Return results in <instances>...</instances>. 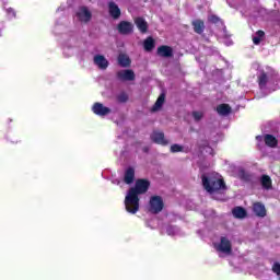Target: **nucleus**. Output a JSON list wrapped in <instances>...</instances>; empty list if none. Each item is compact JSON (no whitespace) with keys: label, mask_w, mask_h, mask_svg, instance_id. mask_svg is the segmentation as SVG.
Masks as SVG:
<instances>
[{"label":"nucleus","mask_w":280,"mask_h":280,"mask_svg":"<svg viewBox=\"0 0 280 280\" xmlns=\"http://www.w3.org/2000/svg\"><path fill=\"white\" fill-rule=\"evenodd\" d=\"M117 75L124 82H129L135 80V72L132 70H120L118 71Z\"/></svg>","instance_id":"obj_11"},{"label":"nucleus","mask_w":280,"mask_h":280,"mask_svg":"<svg viewBox=\"0 0 280 280\" xmlns=\"http://www.w3.org/2000/svg\"><path fill=\"white\" fill-rule=\"evenodd\" d=\"M135 182V168L129 167L125 172V183L130 185Z\"/></svg>","instance_id":"obj_15"},{"label":"nucleus","mask_w":280,"mask_h":280,"mask_svg":"<svg viewBox=\"0 0 280 280\" xmlns=\"http://www.w3.org/2000/svg\"><path fill=\"white\" fill-rule=\"evenodd\" d=\"M217 112L219 115L226 116L231 113V106L229 104H221L217 107Z\"/></svg>","instance_id":"obj_21"},{"label":"nucleus","mask_w":280,"mask_h":280,"mask_svg":"<svg viewBox=\"0 0 280 280\" xmlns=\"http://www.w3.org/2000/svg\"><path fill=\"white\" fill-rule=\"evenodd\" d=\"M256 141H258V145H261V142L265 141L268 148H277V143H279L277 138L272 135L257 136Z\"/></svg>","instance_id":"obj_6"},{"label":"nucleus","mask_w":280,"mask_h":280,"mask_svg":"<svg viewBox=\"0 0 280 280\" xmlns=\"http://www.w3.org/2000/svg\"><path fill=\"white\" fill-rule=\"evenodd\" d=\"M272 270L276 275H280V264L279 262L273 264Z\"/></svg>","instance_id":"obj_31"},{"label":"nucleus","mask_w":280,"mask_h":280,"mask_svg":"<svg viewBox=\"0 0 280 280\" xmlns=\"http://www.w3.org/2000/svg\"><path fill=\"white\" fill-rule=\"evenodd\" d=\"M253 211L258 218H266V206L264 203H254Z\"/></svg>","instance_id":"obj_12"},{"label":"nucleus","mask_w":280,"mask_h":280,"mask_svg":"<svg viewBox=\"0 0 280 280\" xmlns=\"http://www.w3.org/2000/svg\"><path fill=\"white\" fill-rule=\"evenodd\" d=\"M213 248L218 253L219 257H224L233 253V245L226 236H221L219 241L213 242Z\"/></svg>","instance_id":"obj_4"},{"label":"nucleus","mask_w":280,"mask_h":280,"mask_svg":"<svg viewBox=\"0 0 280 280\" xmlns=\"http://www.w3.org/2000/svg\"><path fill=\"white\" fill-rule=\"evenodd\" d=\"M165 104V94H161L152 107V112L161 110V107Z\"/></svg>","instance_id":"obj_18"},{"label":"nucleus","mask_w":280,"mask_h":280,"mask_svg":"<svg viewBox=\"0 0 280 280\" xmlns=\"http://www.w3.org/2000/svg\"><path fill=\"white\" fill-rule=\"evenodd\" d=\"M167 235H178V228L168 225L165 228Z\"/></svg>","instance_id":"obj_27"},{"label":"nucleus","mask_w":280,"mask_h":280,"mask_svg":"<svg viewBox=\"0 0 280 280\" xmlns=\"http://www.w3.org/2000/svg\"><path fill=\"white\" fill-rule=\"evenodd\" d=\"M260 183L264 189H272V179H270V176L262 175L260 178Z\"/></svg>","instance_id":"obj_19"},{"label":"nucleus","mask_w":280,"mask_h":280,"mask_svg":"<svg viewBox=\"0 0 280 280\" xmlns=\"http://www.w3.org/2000/svg\"><path fill=\"white\" fill-rule=\"evenodd\" d=\"M158 54L164 58H170V56H172V49L170 46H161L158 48Z\"/></svg>","instance_id":"obj_20"},{"label":"nucleus","mask_w":280,"mask_h":280,"mask_svg":"<svg viewBox=\"0 0 280 280\" xmlns=\"http://www.w3.org/2000/svg\"><path fill=\"white\" fill-rule=\"evenodd\" d=\"M202 185L208 194H220L222 189H225L224 180L218 173H211L202 176Z\"/></svg>","instance_id":"obj_3"},{"label":"nucleus","mask_w":280,"mask_h":280,"mask_svg":"<svg viewBox=\"0 0 280 280\" xmlns=\"http://www.w3.org/2000/svg\"><path fill=\"white\" fill-rule=\"evenodd\" d=\"M94 65L98 67V69H108V59L102 55L94 56Z\"/></svg>","instance_id":"obj_10"},{"label":"nucleus","mask_w":280,"mask_h":280,"mask_svg":"<svg viewBox=\"0 0 280 280\" xmlns=\"http://www.w3.org/2000/svg\"><path fill=\"white\" fill-rule=\"evenodd\" d=\"M136 25H137L138 30H140V32H142V34L148 32V22H145V20H143V18L136 19Z\"/></svg>","instance_id":"obj_17"},{"label":"nucleus","mask_w":280,"mask_h":280,"mask_svg":"<svg viewBox=\"0 0 280 280\" xmlns=\"http://www.w3.org/2000/svg\"><path fill=\"white\" fill-rule=\"evenodd\" d=\"M78 21L81 23H89L91 21V11L86 7H81L78 9L77 14H75Z\"/></svg>","instance_id":"obj_8"},{"label":"nucleus","mask_w":280,"mask_h":280,"mask_svg":"<svg viewBox=\"0 0 280 280\" xmlns=\"http://www.w3.org/2000/svg\"><path fill=\"white\" fill-rule=\"evenodd\" d=\"M92 112L98 117H106V115H110L113 110L102 103H94V105L92 106Z\"/></svg>","instance_id":"obj_7"},{"label":"nucleus","mask_w":280,"mask_h":280,"mask_svg":"<svg viewBox=\"0 0 280 280\" xmlns=\"http://www.w3.org/2000/svg\"><path fill=\"white\" fill-rule=\"evenodd\" d=\"M206 152H209V154H213V149L207 147V148H206Z\"/></svg>","instance_id":"obj_33"},{"label":"nucleus","mask_w":280,"mask_h":280,"mask_svg":"<svg viewBox=\"0 0 280 280\" xmlns=\"http://www.w3.org/2000/svg\"><path fill=\"white\" fill-rule=\"evenodd\" d=\"M208 20L210 21V23H218V21H220V19L215 15H210Z\"/></svg>","instance_id":"obj_32"},{"label":"nucleus","mask_w":280,"mask_h":280,"mask_svg":"<svg viewBox=\"0 0 280 280\" xmlns=\"http://www.w3.org/2000/svg\"><path fill=\"white\" fill-rule=\"evenodd\" d=\"M109 14L114 19H119V16L121 15V10H119V7H117L115 2L109 3Z\"/></svg>","instance_id":"obj_14"},{"label":"nucleus","mask_w":280,"mask_h":280,"mask_svg":"<svg viewBox=\"0 0 280 280\" xmlns=\"http://www.w3.org/2000/svg\"><path fill=\"white\" fill-rule=\"evenodd\" d=\"M265 33L264 31H258L254 36H253V43L254 45H259L261 40L264 39Z\"/></svg>","instance_id":"obj_25"},{"label":"nucleus","mask_w":280,"mask_h":280,"mask_svg":"<svg viewBox=\"0 0 280 280\" xmlns=\"http://www.w3.org/2000/svg\"><path fill=\"white\" fill-rule=\"evenodd\" d=\"M232 43L230 42L228 45H231Z\"/></svg>","instance_id":"obj_35"},{"label":"nucleus","mask_w":280,"mask_h":280,"mask_svg":"<svg viewBox=\"0 0 280 280\" xmlns=\"http://www.w3.org/2000/svg\"><path fill=\"white\" fill-rule=\"evenodd\" d=\"M203 115L205 114L202 112H194L192 113V117H194L195 121H200V119H202Z\"/></svg>","instance_id":"obj_28"},{"label":"nucleus","mask_w":280,"mask_h":280,"mask_svg":"<svg viewBox=\"0 0 280 280\" xmlns=\"http://www.w3.org/2000/svg\"><path fill=\"white\" fill-rule=\"evenodd\" d=\"M192 25L197 34H202V32H205V22L197 20L192 22Z\"/></svg>","instance_id":"obj_22"},{"label":"nucleus","mask_w":280,"mask_h":280,"mask_svg":"<svg viewBox=\"0 0 280 280\" xmlns=\"http://www.w3.org/2000/svg\"><path fill=\"white\" fill-rule=\"evenodd\" d=\"M149 211H151V213H161V211H163V199L159 196L151 197Z\"/></svg>","instance_id":"obj_5"},{"label":"nucleus","mask_w":280,"mask_h":280,"mask_svg":"<svg viewBox=\"0 0 280 280\" xmlns=\"http://www.w3.org/2000/svg\"><path fill=\"white\" fill-rule=\"evenodd\" d=\"M258 80L261 91H269V93H272V91L280 89V74L273 70L262 72Z\"/></svg>","instance_id":"obj_2"},{"label":"nucleus","mask_w":280,"mask_h":280,"mask_svg":"<svg viewBox=\"0 0 280 280\" xmlns=\"http://www.w3.org/2000/svg\"><path fill=\"white\" fill-rule=\"evenodd\" d=\"M117 100L118 102H121V103H125V102H128V94L126 93H120L118 96H117Z\"/></svg>","instance_id":"obj_29"},{"label":"nucleus","mask_w":280,"mask_h":280,"mask_svg":"<svg viewBox=\"0 0 280 280\" xmlns=\"http://www.w3.org/2000/svg\"><path fill=\"white\" fill-rule=\"evenodd\" d=\"M151 139L154 141V143H159L160 145H167L170 143V141L165 139V135H163L161 131H154L151 135Z\"/></svg>","instance_id":"obj_9"},{"label":"nucleus","mask_w":280,"mask_h":280,"mask_svg":"<svg viewBox=\"0 0 280 280\" xmlns=\"http://www.w3.org/2000/svg\"><path fill=\"white\" fill-rule=\"evenodd\" d=\"M150 188V182L138 179L135 187L130 188L125 197V208L128 213H137L139 211V196L145 194Z\"/></svg>","instance_id":"obj_1"},{"label":"nucleus","mask_w":280,"mask_h":280,"mask_svg":"<svg viewBox=\"0 0 280 280\" xmlns=\"http://www.w3.org/2000/svg\"><path fill=\"white\" fill-rule=\"evenodd\" d=\"M118 63L120 67H130V58L127 55L121 54L118 56Z\"/></svg>","instance_id":"obj_23"},{"label":"nucleus","mask_w":280,"mask_h":280,"mask_svg":"<svg viewBox=\"0 0 280 280\" xmlns=\"http://www.w3.org/2000/svg\"><path fill=\"white\" fill-rule=\"evenodd\" d=\"M144 49L145 51H151V49H154V39H152V37H148L144 40Z\"/></svg>","instance_id":"obj_26"},{"label":"nucleus","mask_w":280,"mask_h":280,"mask_svg":"<svg viewBox=\"0 0 280 280\" xmlns=\"http://www.w3.org/2000/svg\"><path fill=\"white\" fill-rule=\"evenodd\" d=\"M113 183L116 184V185H119V180H117V179L114 180Z\"/></svg>","instance_id":"obj_34"},{"label":"nucleus","mask_w":280,"mask_h":280,"mask_svg":"<svg viewBox=\"0 0 280 280\" xmlns=\"http://www.w3.org/2000/svg\"><path fill=\"white\" fill-rule=\"evenodd\" d=\"M2 8L8 16V19H16V11L8 5V2H3Z\"/></svg>","instance_id":"obj_16"},{"label":"nucleus","mask_w":280,"mask_h":280,"mask_svg":"<svg viewBox=\"0 0 280 280\" xmlns=\"http://www.w3.org/2000/svg\"><path fill=\"white\" fill-rule=\"evenodd\" d=\"M118 31L120 34H130L132 32V23L130 22H120L118 25Z\"/></svg>","instance_id":"obj_13"},{"label":"nucleus","mask_w":280,"mask_h":280,"mask_svg":"<svg viewBox=\"0 0 280 280\" xmlns=\"http://www.w3.org/2000/svg\"><path fill=\"white\" fill-rule=\"evenodd\" d=\"M232 213H233L234 218H238V219L246 218V210H244V208H242V207L234 208L232 210Z\"/></svg>","instance_id":"obj_24"},{"label":"nucleus","mask_w":280,"mask_h":280,"mask_svg":"<svg viewBox=\"0 0 280 280\" xmlns=\"http://www.w3.org/2000/svg\"><path fill=\"white\" fill-rule=\"evenodd\" d=\"M171 152H183V147L179 144H173L171 145Z\"/></svg>","instance_id":"obj_30"}]
</instances>
